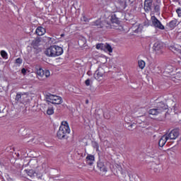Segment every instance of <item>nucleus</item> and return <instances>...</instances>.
Here are the masks:
<instances>
[{
  "label": "nucleus",
  "instance_id": "obj_1",
  "mask_svg": "<svg viewBox=\"0 0 181 181\" xmlns=\"http://www.w3.org/2000/svg\"><path fill=\"white\" fill-rule=\"evenodd\" d=\"M69 134H70V127L67 122H62L57 136L59 139H67L69 138Z\"/></svg>",
  "mask_w": 181,
  "mask_h": 181
},
{
  "label": "nucleus",
  "instance_id": "obj_2",
  "mask_svg": "<svg viewBox=\"0 0 181 181\" xmlns=\"http://www.w3.org/2000/svg\"><path fill=\"white\" fill-rule=\"evenodd\" d=\"M45 54L48 57H57L63 54V48L57 45H52L45 51Z\"/></svg>",
  "mask_w": 181,
  "mask_h": 181
},
{
  "label": "nucleus",
  "instance_id": "obj_3",
  "mask_svg": "<svg viewBox=\"0 0 181 181\" xmlns=\"http://www.w3.org/2000/svg\"><path fill=\"white\" fill-rule=\"evenodd\" d=\"M111 23L108 21L105 22V26L107 29H116V30H122V26L119 25V20L117 17V15L113 14L110 18Z\"/></svg>",
  "mask_w": 181,
  "mask_h": 181
},
{
  "label": "nucleus",
  "instance_id": "obj_4",
  "mask_svg": "<svg viewBox=\"0 0 181 181\" xmlns=\"http://www.w3.org/2000/svg\"><path fill=\"white\" fill-rule=\"evenodd\" d=\"M25 172L33 181H40L43 177V171L42 170H25Z\"/></svg>",
  "mask_w": 181,
  "mask_h": 181
},
{
  "label": "nucleus",
  "instance_id": "obj_5",
  "mask_svg": "<svg viewBox=\"0 0 181 181\" xmlns=\"http://www.w3.org/2000/svg\"><path fill=\"white\" fill-rule=\"evenodd\" d=\"M93 170L100 176H105L107 172H108V168H107V166H105L104 163L99 161L97 166L93 168Z\"/></svg>",
  "mask_w": 181,
  "mask_h": 181
},
{
  "label": "nucleus",
  "instance_id": "obj_6",
  "mask_svg": "<svg viewBox=\"0 0 181 181\" xmlns=\"http://www.w3.org/2000/svg\"><path fill=\"white\" fill-rule=\"evenodd\" d=\"M37 77L39 80H45L47 77H50V71L49 70H43L42 68L36 69Z\"/></svg>",
  "mask_w": 181,
  "mask_h": 181
},
{
  "label": "nucleus",
  "instance_id": "obj_7",
  "mask_svg": "<svg viewBox=\"0 0 181 181\" xmlns=\"http://www.w3.org/2000/svg\"><path fill=\"white\" fill-rule=\"evenodd\" d=\"M46 100L48 103H51V104L60 105L62 103H63V99H62V97L52 94L47 95L46 96Z\"/></svg>",
  "mask_w": 181,
  "mask_h": 181
},
{
  "label": "nucleus",
  "instance_id": "obj_8",
  "mask_svg": "<svg viewBox=\"0 0 181 181\" xmlns=\"http://www.w3.org/2000/svg\"><path fill=\"white\" fill-rule=\"evenodd\" d=\"M162 112H168V107L163 104L158 106L156 109H151L148 111V114L151 115H158V114H162Z\"/></svg>",
  "mask_w": 181,
  "mask_h": 181
},
{
  "label": "nucleus",
  "instance_id": "obj_9",
  "mask_svg": "<svg viewBox=\"0 0 181 181\" xmlns=\"http://www.w3.org/2000/svg\"><path fill=\"white\" fill-rule=\"evenodd\" d=\"M153 50L155 54H157V56H160V54H163V44H162L159 41H157L154 43L153 46Z\"/></svg>",
  "mask_w": 181,
  "mask_h": 181
},
{
  "label": "nucleus",
  "instance_id": "obj_10",
  "mask_svg": "<svg viewBox=\"0 0 181 181\" xmlns=\"http://www.w3.org/2000/svg\"><path fill=\"white\" fill-rule=\"evenodd\" d=\"M94 78L98 81H102V80H104L105 78V71H104V69L101 67L98 68L94 74Z\"/></svg>",
  "mask_w": 181,
  "mask_h": 181
},
{
  "label": "nucleus",
  "instance_id": "obj_11",
  "mask_svg": "<svg viewBox=\"0 0 181 181\" xmlns=\"http://www.w3.org/2000/svg\"><path fill=\"white\" fill-rule=\"evenodd\" d=\"M115 175H116V176L123 177V179L127 177V173H125V170L122 169V167L118 164L115 165Z\"/></svg>",
  "mask_w": 181,
  "mask_h": 181
},
{
  "label": "nucleus",
  "instance_id": "obj_12",
  "mask_svg": "<svg viewBox=\"0 0 181 181\" xmlns=\"http://www.w3.org/2000/svg\"><path fill=\"white\" fill-rule=\"evenodd\" d=\"M169 139V141H173L177 139L179 135H180V132L178 129H174L170 131V132L165 134Z\"/></svg>",
  "mask_w": 181,
  "mask_h": 181
},
{
  "label": "nucleus",
  "instance_id": "obj_13",
  "mask_svg": "<svg viewBox=\"0 0 181 181\" xmlns=\"http://www.w3.org/2000/svg\"><path fill=\"white\" fill-rule=\"evenodd\" d=\"M151 22H152V25L155 28H157L158 29H160L161 30H163V29H165V26H163V25H162L160 21H159V20H158V18H156V17L152 16Z\"/></svg>",
  "mask_w": 181,
  "mask_h": 181
},
{
  "label": "nucleus",
  "instance_id": "obj_14",
  "mask_svg": "<svg viewBox=\"0 0 181 181\" xmlns=\"http://www.w3.org/2000/svg\"><path fill=\"white\" fill-rule=\"evenodd\" d=\"M159 165H160V161L159 160V158H157L156 161L153 160L151 163V169L156 173L159 172Z\"/></svg>",
  "mask_w": 181,
  "mask_h": 181
},
{
  "label": "nucleus",
  "instance_id": "obj_15",
  "mask_svg": "<svg viewBox=\"0 0 181 181\" xmlns=\"http://www.w3.org/2000/svg\"><path fill=\"white\" fill-rule=\"evenodd\" d=\"M163 76H165V77H173V76H175V74H173V66H167L163 71Z\"/></svg>",
  "mask_w": 181,
  "mask_h": 181
},
{
  "label": "nucleus",
  "instance_id": "obj_16",
  "mask_svg": "<svg viewBox=\"0 0 181 181\" xmlns=\"http://www.w3.org/2000/svg\"><path fill=\"white\" fill-rule=\"evenodd\" d=\"M153 0H145L144 1V10L146 12H149V11H152L153 6Z\"/></svg>",
  "mask_w": 181,
  "mask_h": 181
},
{
  "label": "nucleus",
  "instance_id": "obj_17",
  "mask_svg": "<svg viewBox=\"0 0 181 181\" xmlns=\"http://www.w3.org/2000/svg\"><path fill=\"white\" fill-rule=\"evenodd\" d=\"M169 141V138L168 137L167 134H164L159 140L158 145L160 148H163L165 146L166 142Z\"/></svg>",
  "mask_w": 181,
  "mask_h": 181
},
{
  "label": "nucleus",
  "instance_id": "obj_18",
  "mask_svg": "<svg viewBox=\"0 0 181 181\" xmlns=\"http://www.w3.org/2000/svg\"><path fill=\"white\" fill-rule=\"evenodd\" d=\"M95 160V158L93 155L88 154L86 157V163L89 166H93L94 165V162Z\"/></svg>",
  "mask_w": 181,
  "mask_h": 181
},
{
  "label": "nucleus",
  "instance_id": "obj_19",
  "mask_svg": "<svg viewBox=\"0 0 181 181\" xmlns=\"http://www.w3.org/2000/svg\"><path fill=\"white\" fill-rule=\"evenodd\" d=\"M105 22L101 21V20H97L95 22L92 23V26H99V28H103V26H105Z\"/></svg>",
  "mask_w": 181,
  "mask_h": 181
},
{
  "label": "nucleus",
  "instance_id": "obj_20",
  "mask_svg": "<svg viewBox=\"0 0 181 181\" xmlns=\"http://www.w3.org/2000/svg\"><path fill=\"white\" fill-rule=\"evenodd\" d=\"M35 33L38 36H43V35L46 33V29H45L43 27H38L35 30Z\"/></svg>",
  "mask_w": 181,
  "mask_h": 181
},
{
  "label": "nucleus",
  "instance_id": "obj_21",
  "mask_svg": "<svg viewBox=\"0 0 181 181\" xmlns=\"http://www.w3.org/2000/svg\"><path fill=\"white\" fill-rule=\"evenodd\" d=\"M119 6H117V8L119 9H125L127 8V1L126 0H118Z\"/></svg>",
  "mask_w": 181,
  "mask_h": 181
},
{
  "label": "nucleus",
  "instance_id": "obj_22",
  "mask_svg": "<svg viewBox=\"0 0 181 181\" xmlns=\"http://www.w3.org/2000/svg\"><path fill=\"white\" fill-rule=\"evenodd\" d=\"M129 181H136L138 175L136 174H134L133 173H128Z\"/></svg>",
  "mask_w": 181,
  "mask_h": 181
},
{
  "label": "nucleus",
  "instance_id": "obj_23",
  "mask_svg": "<svg viewBox=\"0 0 181 181\" xmlns=\"http://www.w3.org/2000/svg\"><path fill=\"white\" fill-rule=\"evenodd\" d=\"M28 165L30 166H31V168H36V166H37V159H31L29 161Z\"/></svg>",
  "mask_w": 181,
  "mask_h": 181
},
{
  "label": "nucleus",
  "instance_id": "obj_24",
  "mask_svg": "<svg viewBox=\"0 0 181 181\" xmlns=\"http://www.w3.org/2000/svg\"><path fill=\"white\" fill-rule=\"evenodd\" d=\"M177 24V21L173 20L168 24V28H170V29H173V28H175Z\"/></svg>",
  "mask_w": 181,
  "mask_h": 181
},
{
  "label": "nucleus",
  "instance_id": "obj_25",
  "mask_svg": "<svg viewBox=\"0 0 181 181\" xmlns=\"http://www.w3.org/2000/svg\"><path fill=\"white\" fill-rule=\"evenodd\" d=\"M170 50H171V52H173V53H176L177 52H180V49H179V46L177 45L170 46Z\"/></svg>",
  "mask_w": 181,
  "mask_h": 181
},
{
  "label": "nucleus",
  "instance_id": "obj_26",
  "mask_svg": "<svg viewBox=\"0 0 181 181\" xmlns=\"http://www.w3.org/2000/svg\"><path fill=\"white\" fill-rule=\"evenodd\" d=\"M107 50L109 53H112V47L109 44H105L103 50Z\"/></svg>",
  "mask_w": 181,
  "mask_h": 181
},
{
  "label": "nucleus",
  "instance_id": "obj_27",
  "mask_svg": "<svg viewBox=\"0 0 181 181\" xmlns=\"http://www.w3.org/2000/svg\"><path fill=\"white\" fill-rule=\"evenodd\" d=\"M47 115H53L54 114V109L52 107H48L47 110Z\"/></svg>",
  "mask_w": 181,
  "mask_h": 181
},
{
  "label": "nucleus",
  "instance_id": "obj_28",
  "mask_svg": "<svg viewBox=\"0 0 181 181\" xmlns=\"http://www.w3.org/2000/svg\"><path fill=\"white\" fill-rule=\"evenodd\" d=\"M40 42H41L40 37H37L33 41V45H34V46H37V45H39Z\"/></svg>",
  "mask_w": 181,
  "mask_h": 181
},
{
  "label": "nucleus",
  "instance_id": "obj_29",
  "mask_svg": "<svg viewBox=\"0 0 181 181\" xmlns=\"http://www.w3.org/2000/svg\"><path fill=\"white\" fill-rule=\"evenodd\" d=\"M139 67L140 69H144L145 68V61L139 60Z\"/></svg>",
  "mask_w": 181,
  "mask_h": 181
},
{
  "label": "nucleus",
  "instance_id": "obj_30",
  "mask_svg": "<svg viewBox=\"0 0 181 181\" xmlns=\"http://www.w3.org/2000/svg\"><path fill=\"white\" fill-rule=\"evenodd\" d=\"M174 78H176L177 80H181V70L178 71L175 76H174Z\"/></svg>",
  "mask_w": 181,
  "mask_h": 181
},
{
  "label": "nucleus",
  "instance_id": "obj_31",
  "mask_svg": "<svg viewBox=\"0 0 181 181\" xmlns=\"http://www.w3.org/2000/svg\"><path fill=\"white\" fill-rule=\"evenodd\" d=\"M104 47H105V45L104 44H98L96 45V49H98V50H104Z\"/></svg>",
  "mask_w": 181,
  "mask_h": 181
},
{
  "label": "nucleus",
  "instance_id": "obj_32",
  "mask_svg": "<svg viewBox=\"0 0 181 181\" xmlns=\"http://www.w3.org/2000/svg\"><path fill=\"white\" fill-rule=\"evenodd\" d=\"M1 56L3 59H8V54L4 50L1 51Z\"/></svg>",
  "mask_w": 181,
  "mask_h": 181
},
{
  "label": "nucleus",
  "instance_id": "obj_33",
  "mask_svg": "<svg viewBox=\"0 0 181 181\" xmlns=\"http://www.w3.org/2000/svg\"><path fill=\"white\" fill-rule=\"evenodd\" d=\"M23 95V93H17L16 96V101H21Z\"/></svg>",
  "mask_w": 181,
  "mask_h": 181
},
{
  "label": "nucleus",
  "instance_id": "obj_34",
  "mask_svg": "<svg viewBox=\"0 0 181 181\" xmlns=\"http://www.w3.org/2000/svg\"><path fill=\"white\" fill-rule=\"evenodd\" d=\"M73 6L75 8V9H80V4H78V1H75L73 4Z\"/></svg>",
  "mask_w": 181,
  "mask_h": 181
},
{
  "label": "nucleus",
  "instance_id": "obj_35",
  "mask_svg": "<svg viewBox=\"0 0 181 181\" xmlns=\"http://www.w3.org/2000/svg\"><path fill=\"white\" fill-rule=\"evenodd\" d=\"M16 64H22V59L21 58H18L17 59H16Z\"/></svg>",
  "mask_w": 181,
  "mask_h": 181
},
{
  "label": "nucleus",
  "instance_id": "obj_36",
  "mask_svg": "<svg viewBox=\"0 0 181 181\" xmlns=\"http://www.w3.org/2000/svg\"><path fill=\"white\" fill-rule=\"evenodd\" d=\"M82 42H83V40H78V45L80 46H83V45H86V40H84L83 43H82Z\"/></svg>",
  "mask_w": 181,
  "mask_h": 181
},
{
  "label": "nucleus",
  "instance_id": "obj_37",
  "mask_svg": "<svg viewBox=\"0 0 181 181\" xmlns=\"http://www.w3.org/2000/svg\"><path fill=\"white\" fill-rule=\"evenodd\" d=\"M85 84H86V86H90L91 84V81L90 79H87L85 81Z\"/></svg>",
  "mask_w": 181,
  "mask_h": 181
},
{
  "label": "nucleus",
  "instance_id": "obj_38",
  "mask_svg": "<svg viewBox=\"0 0 181 181\" xmlns=\"http://www.w3.org/2000/svg\"><path fill=\"white\" fill-rule=\"evenodd\" d=\"M160 7L158 5H156L154 6V11L155 12H159Z\"/></svg>",
  "mask_w": 181,
  "mask_h": 181
},
{
  "label": "nucleus",
  "instance_id": "obj_39",
  "mask_svg": "<svg viewBox=\"0 0 181 181\" xmlns=\"http://www.w3.org/2000/svg\"><path fill=\"white\" fill-rule=\"evenodd\" d=\"M177 13L180 18H181V9L178 8L177 9Z\"/></svg>",
  "mask_w": 181,
  "mask_h": 181
},
{
  "label": "nucleus",
  "instance_id": "obj_40",
  "mask_svg": "<svg viewBox=\"0 0 181 181\" xmlns=\"http://www.w3.org/2000/svg\"><path fill=\"white\" fill-rule=\"evenodd\" d=\"M132 128H134V124H129V125L128 126V129H129V131H132Z\"/></svg>",
  "mask_w": 181,
  "mask_h": 181
},
{
  "label": "nucleus",
  "instance_id": "obj_41",
  "mask_svg": "<svg viewBox=\"0 0 181 181\" xmlns=\"http://www.w3.org/2000/svg\"><path fill=\"white\" fill-rule=\"evenodd\" d=\"M21 73H22L23 74H26V69H25V68L22 69H21Z\"/></svg>",
  "mask_w": 181,
  "mask_h": 181
},
{
  "label": "nucleus",
  "instance_id": "obj_42",
  "mask_svg": "<svg viewBox=\"0 0 181 181\" xmlns=\"http://www.w3.org/2000/svg\"><path fill=\"white\" fill-rule=\"evenodd\" d=\"M127 4H132L134 2V0H125Z\"/></svg>",
  "mask_w": 181,
  "mask_h": 181
},
{
  "label": "nucleus",
  "instance_id": "obj_43",
  "mask_svg": "<svg viewBox=\"0 0 181 181\" xmlns=\"http://www.w3.org/2000/svg\"><path fill=\"white\" fill-rule=\"evenodd\" d=\"M2 117V112H1V110H0V117Z\"/></svg>",
  "mask_w": 181,
  "mask_h": 181
},
{
  "label": "nucleus",
  "instance_id": "obj_44",
  "mask_svg": "<svg viewBox=\"0 0 181 181\" xmlns=\"http://www.w3.org/2000/svg\"><path fill=\"white\" fill-rule=\"evenodd\" d=\"M61 36H64V34H62Z\"/></svg>",
  "mask_w": 181,
  "mask_h": 181
},
{
  "label": "nucleus",
  "instance_id": "obj_45",
  "mask_svg": "<svg viewBox=\"0 0 181 181\" xmlns=\"http://www.w3.org/2000/svg\"><path fill=\"white\" fill-rule=\"evenodd\" d=\"M104 59L106 61L107 59H105V57H104Z\"/></svg>",
  "mask_w": 181,
  "mask_h": 181
},
{
  "label": "nucleus",
  "instance_id": "obj_46",
  "mask_svg": "<svg viewBox=\"0 0 181 181\" xmlns=\"http://www.w3.org/2000/svg\"><path fill=\"white\" fill-rule=\"evenodd\" d=\"M104 59L106 61L107 59H105V57H104Z\"/></svg>",
  "mask_w": 181,
  "mask_h": 181
},
{
  "label": "nucleus",
  "instance_id": "obj_47",
  "mask_svg": "<svg viewBox=\"0 0 181 181\" xmlns=\"http://www.w3.org/2000/svg\"><path fill=\"white\" fill-rule=\"evenodd\" d=\"M86 103H88V100H87Z\"/></svg>",
  "mask_w": 181,
  "mask_h": 181
},
{
  "label": "nucleus",
  "instance_id": "obj_48",
  "mask_svg": "<svg viewBox=\"0 0 181 181\" xmlns=\"http://www.w3.org/2000/svg\"><path fill=\"white\" fill-rule=\"evenodd\" d=\"M180 53H181V49H180Z\"/></svg>",
  "mask_w": 181,
  "mask_h": 181
}]
</instances>
